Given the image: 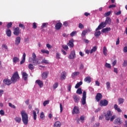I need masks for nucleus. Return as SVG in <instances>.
Here are the masks:
<instances>
[{
  "mask_svg": "<svg viewBox=\"0 0 127 127\" xmlns=\"http://www.w3.org/2000/svg\"><path fill=\"white\" fill-rule=\"evenodd\" d=\"M29 62L33 63V65L35 66L36 65H38V64H41V63L40 60L36 59V55L34 53H32V57L29 58Z\"/></svg>",
  "mask_w": 127,
  "mask_h": 127,
  "instance_id": "nucleus-1",
  "label": "nucleus"
},
{
  "mask_svg": "<svg viewBox=\"0 0 127 127\" xmlns=\"http://www.w3.org/2000/svg\"><path fill=\"white\" fill-rule=\"evenodd\" d=\"M21 116L22 117V121L24 125L27 126L28 125V115L24 111L21 112Z\"/></svg>",
  "mask_w": 127,
  "mask_h": 127,
  "instance_id": "nucleus-2",
  "label": "nucleus"
},
{
  "mask_svg": "<svg viewBox=\"0 0 127 127\" xmlns=\"http://www.w3.org/2000/svg\"><path fill=\"white\" fill-rule=\"evenodd\" d=\"M20 77H19V74H18V72L16 71L13 73L12 76L11 77V81L12 83H16Z\"/></svg>",
  "mask_w": 127,
  "mask_h": 127,
  "instance_id": "nucleus-3",
  "label": "nucleus"
},
{
  "mask_svg": "<svg viewBox=\"0 0 127 127\" xmlns=\"http://www.w3.org/2000/svg\"><path fill=\"white\" fill-rule=\"evenodd\" d=\"M106 26H107L106 23L105 22H102L96 29L95 31H98V30H100L102 28H104V27H106Z\"/></svg>",
  "mask_w": 127,
  "mask_h": 127,
  "instance_id": "nucleus-4",
  "label": "nucleus"
},
{
  "mask_svg": "<svg viewBox=\"0 0 127 127\" xmlns=\"http://www.w3.org/2000/svg\"><path fill=\"white\" fill-rule=\"evenodd\" d=\"M112 116H113V114H112V112H111V110H108L105 115V120L106 121H110V119H111V117H112Z\"/></svg>",
  "mask_w": 127,
  "mask_h": 127,
  "instance_id": "nucleus-5",
  "label": "nucleus"
},
{
  "mask_svg": "<svg viewBox=\"0 0 127 127\" xmlns=\"http://www.w3.org/2000/svg\"><path fill=\"white\" fill-rule=\"evenodd\" d=\"M99 105L100 107H106L107 105H109V101L106 99L102 100L100 101Z\"/></svg>",
  "mask_w": 127,
  "mask_h": 127,
  "instance_id": "nucleus-6",
  "label": "nucleus"
},
{
  "mask_svg": "<svg viewBox=\"0 0 127 127\" xmlns=\"http://www.w3.org/2000/svg\"><path fill=\"white\" fill-rule=\"evenodd\" d=\"M86 95L87 93H86V91H83L81 99V103L83 105H86V98H87Z\"/></svg>",
  "mask_w": 127,
  "mask_h": 127,
  "instance_id": "nucleus-7",
  "label": "nucleus"
},
{
  "mask_svg": "<svg viewBox=\"0 0 127 127\" xmlns=\"http://www.w3.org/2000/svg\"><path fill=\"white\" fill-rule=\"evenodd\" d=\"M22 77L24 81H27L28 80V74L26 72H22Z\"/></svg>",
  "mask_w": 127,
  "mask_h": 127,
  "instance_id": "nucleus-8",
  "label": "nucleus"
},
{
  "mask_svg": "<svg viewBox=\"0 0 127 127\" xmlns=\"http://www.w3.org/2000/svg\"><path fill=\"white\" fill-rule=\"evenodd\" d=\"M75 57H76V53L75 50H73L71 52L70 55L68 56V59H74Z\"/></svg>",
  "mask_w": 127,
  "mask_h": 127,
  "instance_id": "nucleus-9",
  "label": "nucleus"
},
{
  "mask_svg": "<svg viewBox=\"0 0 127 127\" xmlns=\"http://www.w3.org/2000/svg\"><path fill=\"white\" fill-rule=\"evenodd\" d=\"M73 99L74 103L78 104L80 102V96H78L77 94H74L73 95Z\"/></svg>",
  "mask_w": 127,
  "mask_h": 127,
  "instance_id": "nucleus-10",
  "label": "nucleus"
},
{
  "mask_svg": "<svg viewBox=\"0 0 127 127\" xmlns=\"http://www.w3.org/2000/svg\"><path fill=\"white\" fill-rule=\"evenodd\" d=\"M103 98V95H102V94L98 93H97L96 96L95 97L96 101L97 102H100L101 100H102Z\"/></svg>",
  "mask_w": 127,
  "mask_h": 127,
  "instance_id": "nucleus-11",
  "label": "nucleus"
},
{
  "mask_svg": "<svg viewBox=\"0 0 127 127\" xmlns=\"http://www.w3.org/2000/svg\"><path fill=\"white\" fill-rule=\"evenodd\" d=\"M114 124L115 125L121 126V125L123 124V121H122V120H121V118H118L114 121Z\"/></svg>",
  "mask_w": 127,
  "mask_h": 127,
  "instance_id": "nucleus-12",
  "label": "nucleus"
},
{
  "mask_svg": "<svg viewBox=\"0 0 127 127\" xmlns=\"http://www.w3.org/2000/svg\"><path fill=\"white\" fill-rule=\"evenodd\" d=\"M20 33V30L19 27H16L14 29L13 34L16 36H18Z\"/></svg>",
  "mask_w": 127,
  "mask_h": 127,
  "instance_id": "nucleus-13",
  "label": "nucleus"
},
{
  "mask_svg": "<svg viewBox=\"0 0 127 127\" xmlns=\"http://www.w3.org/2000/svg\"><path fill=\"white\" fill-rule=\"evenodd\" d=\"M80 111H79V108L77 106H74L72 112V115H75V114H79Z\"/></svg>",
  "mask_w": 127,
  "mask_h": 127,
  "instance_id": "nucleus-14",
  "label": "nucleus"
},
{
  "mask_svg": "<svg viewBox=\"0 0 127 127\" xmlns=\"http://www.w3.org/2000/svg\"><path fill=\"white\" fill-rule=\"evenodd\" d=\"M3 82L4 84H5V85H7V86H9V85H11V83H12V82H11V80H10V79H4Z\"/></svg>",
  "mask_w": 127,
  "mask_h": 127,
  "instance_id": "nucleus-15",
  "label": "nucleus"
},
{
  "mask_svg": "<svg viewBox=\"0 0 127 127\" xmlns=\"http://www.w3.org/2000/svg\"><path fill=\"white\" fill-rule=\"evenodd\" d=\"M62 23H57L55 25V29L57 30H59L61 29V28L62 27Z\"/></svg>",
  "mask_w": 127,
  "mask_h": 127,
  "instance_id": "nucleus-16",
  "label": "nucleus"
},
{
  "mask_svg": "<svg viewBox=\"0 0 127 127\" xmlns=\"http://www.w3.org/2000/svg\"><path fill=\"white\" fill-rule=\"evenodd\" d=\"M36 83L38 84V86H39L40 88H42L43 87V81L38 79L36 80Z\"/></svg>",
  "mask_w": 127,
  "mask_h": 127,
  "instance_id": "nucleus-17",
  "label": "nucleus"
},
{
  "mask_svg": "<svg viewBox=\"0 0 127 127\" xmlns=\"http://www.w3.org/2000/svg\"><path fill=\"white\" fill-rule=\"evenodd\" d=\"M49 74V71H46L42 74V77L44 80H45L47 78L48 74Z\"/></svg>",
  "mask_w": 127,
  "mask_h": 127,
  "instance_id": "nucleus-18",
  "label": "nucleus"
},
{
  "mask_svg": "<svg viewBox=\"0 0 127 127\" xmlns=\"http://www.w3.org/2000/svg\"><path fill=\"white\" fill-rule=\"evenodd\" d=\"M26 57V54L25 53H23V56H22V59L20 61V65H22L24 62H25V58Z\"/></svg>",
  "mask_w": 127,
  "mask_h": 127,
  "instance_id": "nucleus-19",
  "label": "nucleus"
},
{
  "mask_svg": "<svg viewBox=\"0 0 127 127\" xmlns=\"http://www.w3.org/2000/svg\"><path fill=\"white\" fill-rule=\"evenodd\" d=\"M114 108L115 111H117L118 113H122V109L119 108V106H118L117 104L114 105Z\"/></svg>",
  "mask_w": 127,
  "mask_h": 127,
  "instance_id": "nucleus-20",
  "label": "nucleus"
},
{
  "mask_svg": "<svg viewBox=\"0 0 127 127\" xmlns=\"http://www.w3.org/2000/svg\"><path fill=\"white\" fill-rule=\"evenodd\" d=\"M21 38L20 37H17L15 41V45H18L20 43Z\"/></svg>",
  "mask_w": 127,
  "mask_h": 127,
  "instance_id": "nucleus-21",
  "label": "nucleus"
},
{
  "mask_svg": "<svg viewBox=\"0 0 127 127\" xmlns=\"http://www.w3.org/2000/svg\"><path fill=\"white\" fill-rule=\"evenodd\" d=\"M105 23L106 24H111L112 23V19H111V17H107L105 20Z\"/></svg>",
  "mask_w": 127,
  "mask_h": 127,
  "instance_id": "nucleus-22",
  "label": "nucleus"
},
{
  "mask_svg": "<svg viewBox=\"0 0 127 127\" xmlns=\"http://www.w3.org/2000/svg\"><path fill=\"white\" fill-rule=\"evenodd\" d=\"M84 82H87V83H91L92 80L91 78V77L90 76H87L86 77H85L84 79Z\"/></svg>",
  "mask_w": 127,
  "mask_h": 127,
  "instance_id": "nucleus-23",
  "label": "nucleus"
},
{
  "mask_svg": "<svg viewBox=\"0 0 127 127\" xmlns=\"http://www.w3.org/2000/svg\"><path fill=\"white\" fill-rule=\"evenodd\" d=\"M66 73L65 72H62V74H61V79L62 80H65L66 79Z\"/></svg>",
  "mask_w": 127,
  "mask_h": 127,
  "instance_id": "nucleus-24",
  "label": "nucleus"
},
{
  "mask_svg": "<svg viewBox=\"0 0 127 127\" xmlns=\"http://www.w3.org/2000/svg\"><path fill=\"white\" fill-rule=\"evenodd\" d=\"M109 31H111L110 27H107L102 30V32H103V33H105V32H108Z\"/></svg>",
  "mask_w": 127,
  "mask_h": 127,
  "instance_id": "nucleus-25",
  "label": "nucleus"
},
{
  "mask_svg": "<svg viewBox=\"0 0 127 127\" xmlns=\"http://www.w3.org/2000/svg\"><path fill=\"white\" fill-rule=\"evenodd\" d=\"M61 127V123L59 121H57L54 124V127Z\"/></svg>",
  "mask_w": 127,
  "mask_h": 127,
  "instance_id": "nucleus-26",
  "label": "nucleus"
},
{
  "mask_svg": "<svg viewBox=\"0 0 127 127\" xmlns=\"http://www.w3.org/2000/svg\"><path fill=\"white\" fill-rule=\"evenodd\" d=\"M6 34L7 36H8V37H10V36H11V31L10 30V29H7L6 30Z\"/></svg>",
  "mask_w": 127,
  "mask_h": 127,
  "instance_id": "nucleus-27",
  "label": "nucleus"
},
{
  "mask_svg": "<svg viewBox=\"0 0 127 127\" xmlns=\"http://www.w3.org/2000/svg\"><path fill=\"white\" fill-rule=\"evenodd\" d=\"M16 123H18V124H20L21 122V118L18 117H16L14 119Z\"/></svg>",
  "mask_w": 127,
  "mask_h": 127,
  "instance_id": "nucleus-28",
  "label": "nucleus"
},
{
  "mask_svg": "<svg viewBox=\"0 0 127 127\" xmlns=\"http://www.w3.org/2000/svg\"><path fill=\"white\" fill-rule=\"evenodd\" d=\"M103 54L105 56H108V50L107 49V47H103Z\"/></svg>",
  "mask_w": 127,
  "mask_h": 127,
  "instance_id": "nucleus-29",
  "label": "nucleus"
},
{
  "mask_svg": "<svg viewBox=\"0 0 127 127\" xmlns=\"http://www.w3.org/2000/svg\"><path fill=\"white\" fill-rule=\"evenodd\" d=\"M78 75H80V72L75 71L72 73L71 77L72 78H74L75 76H78Z\"/></svg>",
  "mask_w": 127,
  "mask_h": 127,
  "instance_id": "nucleus-30",
  "label": "nucleus"
},
{
  "mask_svg": "<svg viewBox=\"0 0 127 127\" xmlns=\"http://www.w3.org/2000/svg\"><path fill=\"white\" fill-rule=\"evenodd\" d=\"M124 102H125V99H124V98H119L118 99L119 105H121L122 104H124Z\"/></svg>",
  "mask_w": 127,
  "mask_h": 127,
  "instance_id": "nucleus-31",
  "label": "nucleus"
},
{
  "mask_svg": "<svg viewBox=\"0 0 127 127\" xmlns=\"http://www.w3.org/2000/svg\"><path fill=\"white\" fill-rule=\"evenodd\" d=\"M70 48H73L74 47V43L72 41H69V43L67 44Z\"/></svg>",
  "mask_w": 127,
  "mask_h": 127,
  "instance_id": "nucleus-32",
  "label": "nucleus"
},
{
  "mask_svg": "<svg viewBox=\"0 0 127 127\" xmlns=\"http://www.w3.org/2000/svg\"><path fill=\"white\" fill-rule=\"evenodd\" d=\"M96 32H95L94 35L95 37H98L100 36L102 33H101L100 31H96Z\"/></svg>",
  "mask_w": 127,
  "mask_h": 127,
  "instance_id": "nucleus-33",
  "label": "nucleus"
},
{
  "mask_svg": "<svg viewBox=\"0 0 127 127\" xmlns=\"http://www.w3.org/2000/svg\"><path fill=\"white\" fill-rule=\"evenodd\" d=\"M13 63H17V62H19V58L15 57L13 58Z\"/></svg>",
  "mask_w": 127,
  "mask_h": 127,
  "instance_id": "nucleus-34",
  "label": "nucleus"
},
{
  "mask_svg": "<svg viewBox=\"0 0 127 127\" xmlns=\"http://www.w3.org/2000/svg\"><path fill=\"white\" fill-rule=\"evenodd\" d=\"M83 82L82 81H80L79 82L77 83L75 86V89H78V88H79L80 86H81Z\"/></svg>",
  "mask_w": 127,
  "mask_h": 127,
  "instance_id": "nucleus-35",
  "label": "nucleus"
},
{
  "mask_svg": "<svg viewBox=\"0 0 127 127\" xmlns=\"http://www.w3.org/2000/svg\"><path fill=\"white\" fill-rule=\"evenodd\" d=\"M97 51V46H94L90 52V54H92L93 52H96Z\"/></svg>",
  "mask_w": 127,
  "mask_h": 127,
  "instance_id": "nucleus-36",
  "label": "nucleus"
},
{
  "mask_svg": "<svg viewBox=\"0 0 127 127\" xmlns=\"http://www.w3.org/2000/svg\"><path fill=\"white\" fill-rule=\"evenodd\" d=\"M106 87L107 90H108V91H110V89H111V83L109 82H107L106 83Z\"/></svg>",
  "mask_w": 127,
  "mask_h": 127,
  "instance_id": "nucleus-37",
  "label": "nucleus"
},
{
  "mask_svg": "<svg viewBox=\"0 0 127 127\" xmlns=\"http://www.w3.org/2000/svg\"><path fill=\"white\" fill-rule=\"evenodd\" d=\"M28 68L30 70H33L34 69V66H33V64H30L28 65Z\"/></svg>",
  "mask_w": 127,
  "mask_h": 127,
  "instance_id": "nucleus-38",
  "label": "nucleus"
},
{
  "mask_svg": "<svg viewBox=\"0 0 127 127\" xmlns=\"http://www.w3.org/2000/svg\"><path fill=\"white\" fill-rule=\"evenodd\" d=\"M87 33H88V31L87 30H83L82 32V34H81V36H86V34H87Z\"/></svg>",
  "mask_w": 127,
  "mask_h": 127,
  "instance_id": "nucleus-39",
  "label": "nucleus"
},
{
  "mask_svg": "<svg viewBox=\"0 0 127 127\" xmlns=\"http://www.w3.org/2000/svg\"><path fill=\"white\" fill-rule=\"evenodd\" d=\"M34 120L35 121L37 119V115H36V112L33 111Z\"/></svg>",
  "mask_w": 127,
  "mask_h": 127,
  "instance_id": "nucleus-40",
  "label": "nucleus"
},
{
  "mask_svg": "<svg viewBox=\"0 0 127 127\" xmlns=\"http://www.w3.org/2000/svg\"><path fill=\"white\" fill-rule=\"evenodd\" d=\"M76 94H78L79 95L82 94V89L81 88H79L77 90Z\"/></svg>",
  "mask_w": 127,
  "mask_h": 127,
  "instance_id": "nucleus-41",
  "label": "nucleus"
},
{
  "mask_svg": "<svg viewBox=\"0 0 127 127\" xmlns=\"http://www.w3.org/2000/svg\"><path fill=\"white\" fill-rule=\"evenodd\" d=\"M79 119L81 121V123H82L83 124V123H84V121H85V116L82 115V116H80Z\"/></svg>",
  "mask_w": 127,
  "mask_h": 127,
  "instance_id": "nucleus-42",
  "label": "nucleus"
},
{
  "mask_svg": "<svg viewBox=\"0 0 127 127\" xmlns=\"http://www.w3.org/2000/svg\"><path fill=\"white\" fill-rule=\"evenodd\" d=\"M62 48H63V49H64V50H65L66 51H67V50H68L69 49V48L68 47V46L67 45H62Z\"/></svg>",
  "mask_w": 127,
  "mask_h": 127,
  "instance_id": "nucleus-43",
  "label": "nucleus"
},
{
  "mask_svg": "<svg viewBox=\"0 0 127 127\" xmlns=\"http://www.w3.org/2000/svg\"><path fill=\"white\" fill-rule=\"evenodd\" d=\"M41 53L46 54H49V51L45 50H41Z\"/></svg>",
  "mask_w": 127,
  "mask_h": 127,
  "instance_id": "nucleus-44",
  "label": "nucleus"
},
{
  "mask_svg": "<svg viewBox=\"0 0 127 127\" xmlns=\"http://www.w3.org/2000/svg\"><path fill=\"white\" fill-rule=\"evenodd\" d=\"M105 67H106V68H108V69H111V68H112L111 64H108V63L105 64Z\"/></svg>",
  "mask_w": 127,
  "mask_h": 127,
  "instance_id": "nucleus-45",
  "label": "nucleus"
},
{
  "mask_svg": "<svg viewBox=\"0 0 127 127\" xmlns=\"http://www.w3.org/2000/svg\"><path fill=\"white\" fill-rule=\"evenodd\" d=\"M44 118H45V116H44V113L41 112L40 114V119H41V120H44Z\"/></svg>",
  "mask_w": 127,
  "mask_h": 127,
  "instance_id": "nucleus-46",
  "label": "nucleus"
},
{
  "mask_svg": "<svg viewBox=\"0 0 127 127\" xmlns=\"http://www.w3.org/2000/svg\"><path fill=\"white\" fill-rule=\"evenodd\" d=\"M9 107H10V108H12V109H16V107L14 106V105H12V103H8Z\"/></svg>",
  "mask_w": 127,
  "mask_h": 127,
  "instance_id": "nucleus-47",
  "label": "nucleus"
},
{
  "mask_svg": "<svg viewBox=\"0 0 127 127\" xmlns=\"http://www.w3.org/2000/svg\"><path fill=\"white\" fill-rule=\"evenodd\" d=\"M58 86H59L58 83H57V82L55 83L53 85V88H54V90L56 89V88L58 87Z\"/></svg>",
  "mask_w": 127,
  "mask_h": 127,
  "instance_id": "nucleus-48",
  "label": "nucleus"
},
{
  "mask_svg": "<svg viewBox=\"0 0 127 127\" xmlns=\"http://www.w3.org/2000/svg\"><path fill=\"white\" fill-rule=\"evenodd\" d=\"M116 119V115H113L110 117V120L111 122H113L114 120Z\"/></svg>",
  "mask_w": 127,
  "mask_h": 127,
  "instance_id": "nucleus-49",
  "label": "nucleus"
},
{
  "mask_svg": "<svg viewBox=\"0 0 127 127\" xmlns=\"http://www.w3.org/2000/svg\"><path fill=\"white\" fill-rule=\"evenodd\" d=\"M111 11H108L107 12L105 13L104 15L106 17L110 16V15H111Z\"/></svg>",
  "mask_w": 127,
  "mask_h": 127,
  "instance_id": "nucleus-50",
  "label": "nucleus"
},
{
  "mask_svg": "<svg viewBox=\"0 0 127 127\" xmlns=\"http://www.w3.org/2000/svg\"><path fill=\"white\" fill-rule=\"evenodd\" d=\"M6 26L7 28H10L12 26V23L11 22L8 23Z\"/></svg>",
  "mask_w": 127,
  "mask_h": 127,
  "instance_id": "nucleus-51",
  "label": "nucleus"
},
{
  "mask_svg": "<svg viewBox=\"0 0 127 127\" xmlns=\"http://www.w3.org/2000/svg\"><path fill=\"white\" fill-rule=\"evenodd\" d=\"M78 27L79 28H80V29H83V28H84V25L82 24V23H80L78 24Z\"/></svg>",
  "mask_w": 127,
  "mask_h": 127,
  "instance_id": "nucleus-52",
  "label": "nucleus"
},
{
  "mask_svg": "<svg viewBox=\"0 0 127 127\" xmlns=\"http://www.w3.org/2000/svg\"><path fill=\"white\" fill-rule=\"evenodd\" d=\"M19 27L22 28V29H25V26H24V24H21V23L19 24Z\"/></svg>",
  "mask_w": 127,
  "mask_h": 127,
  "instance_id": "nucleus-53",
  "label": "nucleus"
},
{
  "mask_svg": "<svg viewBox=\"0 0 127 127\" xmlns=\"http://www.w3.org/2000/svg\"><path fill=\"white\" fill-rule=\"evenodd\" d=\"M60 54L59 53H56V58L59 60V59H60Z\"/></svg>",
  "mask_w": 127,
  "mask_h": 127,
  "instance_id": "nucleus-54",
  "label": "nucleus"
},
{
  "mask_svg": "<svg viewBox=\"0 0 127 127\" xmlns=\"http://www.w3.org/2000/svg\"><path fill=\"white\" fill-rule=\"evenodd\" d=\"M49 104V100L45 101L43 103V106H44V107H45V106H46V105H48Z\"/></svg>",
  "mask_w": 127,
  "mask_h": 127,
  "instance_id": "nucleus-55",
  "label": "nucleus"
},
{
  "mask_svg": "<svg viewBox=\"0 0 127 127\" xmlns=\"http://www.w3.org/2000/svg\"><path fill=\"white\" fill-rule=\"evenodd\" d=\"M60 112L62 113L63 112V106H62V104H60Z\"/></svg>",
  "mask_w": 127,
  "mask_h": 127,
  "instance_id": "nucleus-56",
  "label": "nucleus"
},
{
  "mask_svg": "<svg viewBox=\"0 0 127 127\" xmlns=\"http://www.w3.org/2000/svg\"><path fill=\"white\" fill-rule=\"evenodd\" d=\"M75 34H77V32L73 31L70 34V36L73 37V36H74L75 35Z\"/></svg>",
  "mask_w": 127,
  "mask_h": 127,
  "instance_id": "nucleus-57",
  "label": "nucleus"
},
{
  "mask_svg": "<svg viewBox=\"0 0 127 127\" xmlns=\"http://www.w3.org/2000/svg\"><path fill=\"white\" fill-rule=\"evenodd\" d=\"M71 88H72V86L71 85V84H68L67 86V90L68 92H70L71 91Z\"/></svg>",
  "mask_w": 127,
  "mask_h": 127,
  "instance_id": "nucleus-58",
  "label": "nucleus"
},
{
  "mask_svg": "<svg viewBox=\"0 0 127 127\" xmlns=\"http://www.w3.org/2000/svg\"><path fill=\"white\" fill-rule=\"evenodd\" d=\"M123 66L124 67H127V61H124V62L123 64Z\"/></svg>",
  "mask_w": 127,
  "mask_h": 127,
  "instance_id": "nucleus-59",
  "label": "nucleus"
},
{
  "mask_svg": "<svg viewBox=\"0 0 127 127\" xmlns=\"http://www.w3.org/2000/svg\"><path fill=\"white\" fill-rule=\"evenodd\" d=\"M33 28H34V29H36V28H37V25H36V23L34 22L33 23Z\"/></svg>",
  "mask_w": 127,
  "mask_h": 127,
  "instance_id": "nucleus-60",
  "label": "nucleus"
},
{
  "mask_svg": "<svg viewBox=\"0 0 127 127\" xmlns=\"http://www.w3.org/2000/svg\"><path fill=\"white\" fill-rule=\"evenodd\" d=\"M0 115L1 116H4V111H3V110H1L0 111Z\"/></svg>",
  "mask_w": 127,
  "mask_h": 127,
  "instance_id": "nucleus-61",
  "label": "nucleus"
},
{
  "mask_svg": "<svg viewBox=\"0 0 127 127\" xmlns=\"http://www.w3.org/2000/svg\"><path fill=\"white\" fill-rule=\"evenodd\" d=\"M41 63H45V64H48L49 63H48V61L46 60H44L41 62Z\"/></svg>",
  "mask_w": 127,
  "mask_h": 127,
  "instance_id": "nucleus-62",
  "label": "nucleus"
},
{
  "mask_svg": "<svg viewBox=\"0 0 127 127\" xmlns=\"http://www.w3.org/2000/svg\"><path fill=\"white\" fill-rule=\"evenodd\" d=\"M116 5L115 4H112V5H110L109 6V8H112L113 7H116Z\"/></svg>",
  "mask_w": 127,
  "mask_h": 127,
  "instance_id": "nucleus-63",
  "label": "nucleus"
},
{
  "mask_svg": "<svg viewBox=\"0 0 127 127\" xmlns=\"http://www.w3.org/2000/svg\"><path fill=\"white\" fill-rule=\"evenodd\" d=\"M123 51H124V52H125V53H127V47H125L124 48V49H123Z\"/></svg>",
  "mask_w": 127,
  "mask_h": 127,
  "instance_id": "nucleus-64",
  "label": "nucleus"
}]
</instances>
